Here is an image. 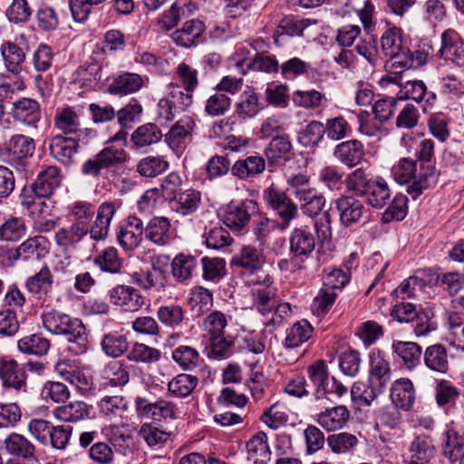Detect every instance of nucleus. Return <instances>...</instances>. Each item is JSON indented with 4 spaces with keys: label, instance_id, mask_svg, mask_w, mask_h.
<instances>
[{
    "label": "nucleus",
    "instance_id": "16",
    "mask_svg": "<svg viewBox=\"0 0 464 464\" xmlns=\"http://www.w3.org/2000/svg\"><path fill=\"white\" fill-rule=\"evenodd\" d=\"M111 302L127 312H136L144 304V297L132 286L118 285L110 292Z\"/></svg>",
    "mask_w": 464,
    "mask_h": 464
},
{
    "label": "nucleus",
    "instance_id": "25",
    "mask_svg": "<svg viewBox=\"0 0 464 464\" xmlns=\"http://www.w3.org/2000/svg\"><path fill=\"white\" fill-rule=\"evenodd\" d=\"M13 118L26 125H34L41 118L40 105L33 99L21 98L13 102Z\"/></svg>",
    "mask_w": 464,
    "mask_h": 464
},
{
    "label": "nucleus",
    "instance_id": "6",
    "mask_svg": "<svg viewBox=\"0 0 464 464\" xmlns=\"http://www.w3.org/2000/svg\"><path fill=\"white\" fill-rule=\"evenodd\" d=\"M265 203L273 209L279 218L281 228H286L292 220L298 216L297 205L275 184L270 185L263 192Z\"/></svg>",
    "mask_w": 464,
    "mask_h": 464
},
{
    "label": "nucleus",
    "instance_id": "2",
    "mask_svg": "<svg viewBox=\"0 0 464 464\" xmlns=\"http://www.w3.org/2000/svg\"><path fill=\"white\" fill-rule=\"evenodd\" d=\"M308 377L314 384V393L316 406H325V402L334 401L346 394L348 389L330 377L327 366L323 360H318L307 368Z\"/></svg>",
    "mask_w": 464,
    "mask_h": 464
},
{
    "label": "nucleus",
    "instance_id": "20",
    "mask_svg": "<svg viewBox=\"0 0 464 464\" xmlns=\"http://www.w3.org/2000/svg\"><path fill=\"white\" fill-rule=\"evenodd\" d=\"M50 243L48 239L43 236H34L27 238L21 243L10 257L14 259L27 260L29 258H41L49 253Z\"/></svg>",
    "mask_w": 464,
    "mask_h": 464
},
{
    "label": "nucleus",
    "instance_id": "29",
    "mask_svg": "<svg viewBox=\"0 0 464 464\" xmlns=\"http://www.w3.org/2000/svg\"><path fill=\"white\" fill-rule=\"evenodd\" d=\"M115 211L116 207L111 202H104L99 207L96 219L89 230V234L92 239L103 240L107 237L109 227Z\"/></svg>",
    "mask_w": 464,
    "mask_h": 464
},
{
    "label": "nucleus",
    "instance_id": "35",
    "mask_svg": "<svg viewBox=\"0 0 464 464\" xmlns=\"http://www.w3.org/2000/svg\"><path fill=\"white\" fill-rule=\"evenodd\" d=\"M4 448L7 454L31 459L34 458V446L24 436L13 432L4 440Z\"/></svg>",
    "mask_w": 464,
    "mask_h": 464
},
{
    "label": "nucleus",
    "instance_id": "49",
    "mask_svg": "<svg viewBox=\"0 0 464 464\" xmlns=\"http://www.w3.org/2000/svg\"><path fill=\"white\" fill-rule=\"evenodd\" d=\"M17 347L23 353L42 356L47 353L50 342L42 334H33L21 338Z\"/></svg>",
    "mask_w": 464,
    "mask_h": 464
},
{
    "label": "nucleus",
    "instance_id": "31",
    "mask_svg": "<svg viewBox=\"0 0 464 464\" xmlns=\"http://www.w3.org/2000/svg\"><path fill=\"white\" fill-rule=\"evenodd\" d=\"M85 326L81 320L68 316V322L63 327V335L68 336V341L72 343L70 350L75 353H84L87 351V337Z\"/></svg>",
    "mask_w": 464,
    "mask_h": 464
},
{
    "label": "nucleus",
    "instance_id": "37",
    "mask_svg": "<svg viewBox=\"0 0 464 464\" xmlns=\"http://www.w3.org/2000/svg\"><path fill=\"white\" fill-rule=\"evenodd\" d=\"M143 83L144 80L140 74L125 72L116 76L108 90L113 94L128 95L140 91Z\"/></svg>",
    "mask_w": 464,
    "mask_h": 464
},
{
    "label": "nucleus",
    "instance_id": "33",
    "mask_svg": "<svg viewBox=\"0 0 464 464\" xmlns=\"http://www.w3.org/2000/svg\"><path fill=\"white\" fill-rule=\"evenodd\" d=\"M53 284V275L50 268L44 265L39 272L26 278L24 286L26 290L42 298L52 291Z\"/></svg>",
    "mask_w": 464,
    "mask_h": 464
},
{
    "label": "nucleus",
    "instance_id": "18",
    "mask_svg": "<svg viewBox=\"0 0 464 464\" xmlns=\"http://www.w3.org/2000/svg\"><path fill=\"white\" fill-rule=\"evenodd\" d=\"M34 140L22 134L13 135L4 145V150L10 162H18L33 156Z\"/></svg>",
    "mask_w": 464,
    "mask_h": 464
},
{
    "label": "nucleus",
    "instance_id": "24",
    "mask_svg": "<svg viewBox=\"0 0 464 464\" xmlns=\"http://www.w3.org/2000/svg\"><path fill=\"white\" fill-rule=\"evenodd\" d=\"M200 203L201 194L193 188L179 192L169 200L170 209L183 217L195 213Z\"/></svg>",
    "mask_w": 464,
    "mask_h": 464
},
{
    "label": "nucleus",
    "instance_id": "5",
    "mask_svg": "<svg viewBox=\"0 0 464 464\" xmlns=\"http://www.w3.org/2000/svg\"><path fill=\"white\" fill-rule=\"evenodd\" d=\"M71 217L72 224L68 228H60L54 236L55 243L67 250L73 247L87 234V207L84 203L77 202L72 207Z\"/></svg>",
    "mask_w": 464,
    "mask_h": 464
},
{
    "label": "nucleus",
    "instance_id": "44",
    "mask_svg": "<svg viewBox=\"0 0 464 464\" xmlns=\"http://www.w3.org/2000/svg\"><path fill=\"white\" fill-rule=\"evenodd\" d=\"M197 267V259L190 255L179 254L171 262L172 276L179 283H187Z\"/></svg>",
    "mask_w": 464,
    "mask_h": 464
},
{
    "label": "nucleus",
    "instance_id": "43",
    "mask_svg": "<svg viewBox=\"0 0 464 464\" xmlns=\"http://www.w3.org/2000/svg\"><path fill=\"white\" fill-rule=\"evenodd\" d=\"M314 328L307 320H300L286 330L285 347L294 349L306 343L313 334Z\"/></svg>",
    "mask_w": 464,
    "mask_h": 464
},
{
    "label": "nucleus",
    "instance_id": "58",
    "mask_svg": "<svg viewBox=\"0 0 464 464\" xmlns=\"http://www.w3.org/2000/svg\"><path fill=\"white\" fill-rule=\"evenodd\" d=\"M87 414V404L82 401H74L67 405L57 407L54 416L63 421H79Z\"/></svg>",
    "mask_w": 464,
    "mask_h": 464
},
{
    "label": "nucleus",
    "instance_id": "3",
    "mask_svg": "<svg viewBox=\"0 0 464 464\" xmlns=\"http://www.w3.org/2000/svg\"><path fill=\"white\" fill-rule=\"evenodd\" d=\"M193 103V92H187L178 83H169L166 97L157 106V119L160 124L173 121L177 115L188 111Z\"/></svg>",
    "mask_w": 464,
    "mask_h": 464
},
{
    "label": "nucleus",
    "instance_id": "55",
    "mask_svg": "<svg viewBox=\"0 0 464 464\" xmlns=\"http://www.w3.org/2000/svg\"><path fill=\"white\" fill-rule=\"evenodd\" d=\"M372 179L365 169L358 168L346 175L344 184L348 191L364 196Z\"/></svg>",
    "mask_w": 464,
    "mask_h": 464
},
{
    "label": "nucleus",
    "instance_id": "4",
    "mask_svg": "<svg viewBox=\"0 0 464 464\" xmlns=\"http://www.w3.org/2000/svg\"><path fill=\"white\" fill-rule=\"evenodd\" d=\"M369 362V382L372 395L371 394L367 397L364 394H361L366 405H370L373 398L382 392L390 382L392 375L389 359L380 350L373 349L371 351Z\"/></svg>",
    "mask_w": 464,
    "mask_h": 464
},
{
    "label": "nucleus",
    "instance_id": "46",
    "mask_svg": "<svg viewBox=\"0 0 464 464\" xmlns=\"http://www.w3.org/2000/svg\"><path fill=\"white\" fill-rule=\"evenodd\" d=\"M0 378L6 387L20 390L25 384L24 370L14 360L2 362Z\"/></svg>",
    "mask_w": 464,
    "mask_h": 464
},
{
    "label": "nucleus",
    "instance_id": "57",
    "mask_svg": "<svg viewBox=\"0 0 464 464\" xmlns=\"http://www.w3.org/2000/svg\"><path fill=\"white\" fill-rule=\"evenodd\" d=\"M233 339L218 335L209 337L208 357L214 360H225L233 354Z\"/></svg>",
    "mask_w": 464,
    "mask_h": 464
},
{
    "label": "nucleus",
    "instance_id": "32",
    "mask_svg": "<svg viewBox=\"0 0 464 464\" xmlns=\"http://www.w3.org/2000/svg\"><path fill=\"white\" fill-rule=\"evenodd\" d=\"M248 459L255 464H266L271 459V450L268 445L267 436L259 431L254 434L246 442Z\"/></svg>",
    "mask_w": 464,
    "mask_h": 464
},
{
    "label": "nucleus",
    "instance_id": "56",
    "mask_svg": "<svg viewBox=\"0 0 464 464\" xmlns=\"http://www.w3.org/2000/svg\"><path fill=\"white\" fill-rule=\"evenodd\" d=\"M291 150L292 143L288 136H276L266 149V156L269 162L276 163L279 160H286Z\"/></svg>",
    "mask_w": 464,
    "mask_h": 464
},
{
    "label": "nucleus",
    "instance_id": "34",
    "mask_svg": "<svg viewBox=\"0 0 464 464\" xmlns=\"http://www.w3.org/2000/svg\"><path fill=\"white\" fill-rule=\"evenodd\" d=\"M264 262L265 258L258 249L246 246L233 256L231 264L253 274L262 267Z\"/></svg>",
    "mask_w": 464,
    "mask_h": 464
},
{
    "label": "nucleus",
    "instance_id": "40",
    "mask_svg": "<svg viewBox=\"0 0 464 464\" xmlns=\"http://www.w3.org/2000/svg\"><path fill=\"white\" fill-rule=\"evenodd\" d=\"M296 198L300 203L303 213L309 217H316L319 215L326 202L324 196L315 188H312L306 191H299Z\"/></svg>",
    "mask_w": 464,
    "mask_h": 464
},
{
    "label": "nucleus",
    "instance_id": "23",
    "mask_svg": "<svg viewBox=\"0 0 464 464\" xmlns=\"http://www.w3.org/2000/svg\"><path fill=\"white\" fill-rule=\"evenodd\" d=\"M335 206L340 221L345 227L357 223L364 211L363 204L352 196L342 195L335 200Z\"/></svg>",
    "mask_w": 464,
    "mask_h": 464
},
{
    "label": "nucleus",
    "instance_id": "28",
    "mask_svg": "<svg viewBox=\"0 0 464 464\" xmlns=\"http://www.w3.org/2000/svg\"><path fill=\"white\" fill-rule=\"evenodd\" d=\"M204 30L205 26L201 21L192 19L185 22L181 28L170 34V37L177 45L188 48L196 44Z\"/></svg>",
    "mask_w": 464,
    "mask_h": 464
},
{
    "label": "nucleus",
    "instance_id": "13",
    "mask_svg": "<svg viewBox=\"0 0 464 464\" xmlns=\"http://www.w3.org/2000/svg\"><path fill=\"white\" fill-rule=\"evenodd\" d=\"M144 231L142 220L130 216L121 223L117 240L125 250H134L141 243Z\"/></svg>",
    "mask_w": 464,
    "mask_h": 464
},
{
    "label": "nucleus",
    "instance_id": "8",
    "mask_svg": "<svg viewBox=\"0 0 464 464\" xmlns=\"http://www.w3.org/2000/svg\"><path fill=\"white\" fill-rule=\"evenodd\" d=\"M258 210V206L253 199H245L238 203L231 202L221 211L223 223L232 230L240 231L249 222L250 218Z\"/></svg>",
    "mask_w": 464,
    "mask_h": 464
},
{
    "label": "nucleus",
    "instance_id": "9",
    "mask_svg": "<svg viewBox=\"0 0 464 464\" xmlns=\"http://www.w3.org/2000/svg\"><path fill=\"white\" fill-rule=\"evenodd\" d=\"M290 254L295 267L303 268V263L309 258L315 248V237L312 230L304 226L295 227L290 234Z\"/></svg>",
    "mask_w": 464,
    "mask_h": 464
},
{
    "label": "nucleus",
    "instance_id": "10",
    "mask_svg": "<svg viewBox=\"0 0 464 464\" xmlns=\"http://www.w3.org/2000/svg\"><path fill=\"white\" fill-rule=\"evenodd\" d=\"M27 50V40L23 34L16 35L14 42L5 41L2 43L0 52L8 71L14 73L20 72Z\"/></svg>",
    "mask_w": 464,
    "mask_h": 464
},
{
    "label": "nucleus",
    "instance_id": "36",
    "mask_svg": "<svg viewBox=\"0 0 464 464\" xmlns=\"http://www.w3.org/2000/svg\"><path fill=\"white\" fill-rule=\"evenodd\" d=\"M146 237L159 246L167 245L171 240L170 222L165 217H155L145 228Z\"/></svg>",
    "mask_w": 464,
    "mask_h": 464
},
{
    "label": "nucleus",
    "instance_id": "41",
    "mask_svg": "<svg viewBox=\"0 0 464 464\" xmlns=\"http://www.w3.org/2000/svg\"><path fill=\"white\" fill-rule=\"evenodd\" d=\"M425 365L431 371L446 373L450 362L446 348L442 344H433L426 348L423 353Z\"/></svg>",
    "mask_w": 464,
    "mask_h": 464
},
{
    "label": "nucleus",
    "instance_id": "51",
    "mask_svg": "<svg viewBox=\"0 0 464 464\" xmlns=\"http://www.w3.org/2000/svg\"><path fill=\"white\" fill-rule=\"evenodd\" d=\"M160 322L167 327L175 329L187 321L185 310L179 304L161 305L157 311Z\"/></svg>",
    "mask_w": 464,
    "mask_h": 464
},
{
    "label": "nucleus",
    "instance_id": "63",
    "mask_svg": "<svg viewBox=\"0 0 464 464\" xmlns=\"http://www.w3.org/2000/svg\"><path fill=\"white\" fill-rule=\"evenodd\" d=\"M351 278V272L349 267L337 268L330 267L324 271V285L326 287L334 289H340L345 286Z\"/></svg>",
    "mask_w": 464,
    "mask_h": 464
},
{
    "label": "nucleus",
    "instance_id": "39",
    "mask_svg": "<svg viewBox=\"0 0 464 464\" xmlns=\"http://www.w3.org/2000/svg\"><path fill=\"white\" fill-rule=\"evenodd\" d=\"M125 160L126 152L123 149L107 147L97 154L95 160H89V174L98 175L102 169Z\"/></svg>",
    "mask_w": 464,
    "mask_h": 464
},
{
    "label": "nucleus",
    "instance_id": "12",
    "mask_svg": "<svg viewBox=\"0 0 464 464\" xmlns=\"http://www.w3.org/2000/svg\"><path fill=\"white\" fill-rule=\"evenodd\" d=\"M440 39V55L464 72V42L459 34L449 29L441 34Z\"/></svg>",
    "mask_w": 464,
    "mask_h": 464
},
{
    "label": "nucleus",
    "instance_id": "27",
    "mask_svg": "<svg viewBox=\"0 0 464 464\" xmlns=\"http://www.w3.org/2000/svg\"><path fill=\"white\" fill-rule=\"evenodd\" d=\"M62 176L57 167L50 166L38 174L34 183V191L38 198H46L60 187Z\"/></svg>",
    "mask_w": 464,
    "mask_h": 464
},
{
    "label": "nucleus",
    "instance_id": "42",
    "mask_svg": "<svg viewBox=\"0 0 464 464\" xmlns=\"http://www.w3.org/2000/svg\"><path fill=\"white\" fill-rule=\"evenodd\" d=\"M364 196L370 206L376 208H383L391 198V190L385 179L376 177L370 182Z\"/></svg>",
    "mask_w": 464,
    "mask_h": 464
},
{
    "label": "nucleus",
    "instance_id": "7",
    "mask_svg": "<svg viewBox=\"0 0 464 464\" xmlns=\"http://www.w3.org/2000/svg\"><path fill=\"white\" fill-rule=\"evenodd\" d=\"M252 307L260 314H269L276 304V289L269 275L258 276L249 283Z\"/></svg>",
    "mask_w": 464,
    "mask_h": 464
},
{
    "label": "nucleus",
    "instance_id": "17",
    "mask_svg": "<svg viewBox=\"0 0 464 464\" xmlns=\"http://www.w3.org/2000/svg\"><path fill=\"white\" fill-rule=\"evenodd\" d=\"M398 100H413L422 105L423 111L431 108L436 101V94L429 92L424 82L420 80L408 81L398 93Z\"/></svg>",
    "mask_w": 464,
    "mask_h": 464
},
{
    "label": "nucleus",
    "instance_id": "47",
    "mask_svg": "<svg viewBox=\"0 0 464 464\" xmlns=\"http://www.w3.org/2000/svg\"><path fill=\"white\" fill-rule=\"evenodd\" d=\"M442 447L443 455L450 464H464L463 445L454 430L446 431Z\"/></svg>",
    "mask_w": 464,
    "mask_h": 464
},
{
    "label": "nucleus",
    "instance_id": "22",
    "mask_svg": "<svg viewBox=\"0 0 464 464\" xmlns=\"http://www.w3.org/2000/svg\"><path fill=\"white\" fill-rule=\"evenodd\" d=\"M265 169L263 157L250 155L236 160L231 166V174L241 180H250L264 172Z\"/></svg>",
    "mask_w": 464,
    "mask_h": 464
},
{
    "label": "nucleus",
    "instance_id": "52",
    "mask_svg": "<svg viewBox=\"0 0 464 464\" xmlns=\"http://www.w3.org/2000/svg\"><path fill=\"white\" fill-rule=\"evenodd\" d=\"M188 304L198 315L202 314L213 305L212 293L203 286H195L190 289Z\"/></svg>",
    "mask_w": 464,
    "mask_h": 464
},
{
    "label": "nucleus",
    "instance_id": "61",
    "mask_svg": "<svg viewBox=\"0 0 464 464\" xmlns=\"http://www.w3.org/2000/svg\"><path fill=\"white\" fill-rule=\"evenodd\" d=\"M175 75L179 82L178 84L187 92H194L198 86V71L186 63H181L177 66Z\"/></svg>",
    "mask_w": 464,
    "mask_h": 464
},
{
    "label": "nucleus",
    "instance_id": "38",
    "mask_svg": "<svg viewBox=\"0 0 464 464\" xmlns=\"http://www.w3.org/2000/svg\"><path fill=\"white\" fill-rule=\"evenodd\" d=\"M49 148L54 159L63 164H69L77 152L78 143L73 139L56 135L51 140Z\"/></svg>",
    "mask_w": 464,
    "mask_h": 464
},
{
    "label": "nucleus",
    "instance_id": "53",
    "mask_svg": "<svg viewBox=\"0 0 464 464\" xmlns=\"http://www.w3.org/2000/svg\"><path fill=\"white\" fill-rule=\"evenodd\" d=\"M169 168V162L162 156H147L142 158L137 164V172L146 178H154Z\"/></svg>",
    "mask_w": 464,
    "mask_h": 464
},
{
    "label": "nucleus",
    "instance_id": "26",
    "mask_svg": "<svg viewBox=\"0 0 464 464\" xmlns=\"http://www.w3.org/2000/svg\"><path fill=\"white\" fill-rule=\"evenodd\" d=\"M410 464H427L435 459L437 450L428 436H417L411 443L410 449Z\"/></svg>",
    "mask_w": 464,
    "mask_h": 464
},
{
    "label": "nucleus",
    "instance_id": "60",
    "mask_svg": "<svg viewBox=\"0 0 464 464\" xmlns=\"http://www.w3.org/2000/svg\"><path fill=\"white\" fill-rule=\"evenodd\" d=\"M203 278L207 281L218 283L226 275V262L218 257L205 256L201 260Z\"/></svg>",
    "mask_w": 464,
    "mask_h": 464
},
{
    "label": "nucleus",
    "instance_id": "45",
    "mask_svg": "<svg viewBox=\"0 0 464 464\" xmlns=\"http://www.w3.org/2000/svg\"><path fill=\"white\" fill-rule=\"evenodd\" d=\"M392 350L408 369H413L420 362L422 351L416 343L395 341L392 343Z\"/></svg>",
    "mask_w": 464,
    "mask_h": 464
},
{
    "label": "nucleus",
    "instance_id": "15",
    "mask_svg": "<svg viewBox=\"0 0 464 464\" xmlns=\"http://www.w3.org/2000/svg\"><path fill=\"white\" fill-rule=\"evenodd\" d=\"M381 46L383 53L391 58L392 67L399 65L400 60L409 53L404 44L402 30L393 26L387 29L381 37Z\"/></svg>",
    "mask_w": 464,
    "mask_h": 464
},
{
    "label": "nucleus",
    "instance_id": "30",
    "mask_svg": "<svg viewBox=\"0 0 464 464\" xmlns=\"http://www.w3.org/2000/svg\"><path fill=\"white\" fill-rule=\"evenodd\" d=\"M85 326L81 320L68 316V322L63 327V335L68 336V341L72 343L70 350L75 353H84L87 351V337Z\"/></svg>",
    "mask_w": 464,
    "mask_h": 464
},
{
    "label": "nucleus",
    "instance_id": "21",
    "mask_svg": "<svg viewBox=\"0 0 464 464\" xmlns=\"http://www.w3.org/2000/svg\"><path fill=\"white\" fill-rule=\"evenodd\" d=\"M334 157L343 165L353 168L361 163L364 157V147L357 140H350L339 143L334 150Z\"/></svg>",
    "mask_w": 464,
    "mask_h": 464
},
{
    "label": "nucleus",
    "instance_id": "62",
    "mask_svg": "<svg viewBox=\"0 0 464 464\" xmlns=\"http://www.w3.org/2000/svg\"><path fill=\"white\" fill-rule=\"evenodd\" d=\"M41 398L45 401L60 403L65 401L70 392L68 387L60 382H47L41 390Z\"/></svg>",
    "mask_w": 464,
    "mask_h": 464
},
{
    "label": "nucleus",
    "instance_id": "19",
    "mask_svg": "<svg viewBox=\"0 0 464 464\" xmlns=\"http://www.w3.org/2000/svg\"><path fill=\"white\" fill-rule=\"evenodd\" d=\"M390 397L397 409L411 410L416 398V391L412 382L408 378H401L393 382Z\"/></svg>",
    "mask_w": 464,
    "mask_h": 464
},
{
    "label": "nucleus",
    "instance_id": "1",
    "mask_svg": "<svg viewBox=\"0 0 464 464\" xmlns=\"http://www.w3.org/2000/svg\"><path fill=\"white\" fill-rule=\"evenodd\" d=\"M392 173L397 182L407 184L408 194L416 199L425 189L434 185L437 177L431 166L420 165L418 172V163L411 159H401L397 165L392 168Z\"/></svg>",
    "mask_w": 464,
    "mask_h": 464
},
{
    "label": "nucleus",
    "instance_id": "50",
    "mask_svg": "<svg viewBox=\"0 0 464 464\" xmlns=\"http://www.w3.org/2000/svg\"><path fill=\"white\" fill-rule=\"evenodd\" d=\"M161 130L156 124L147 123L138 127L131 135V141L137 149H142L159 142Z\"/></svg>",
    "mask_w": 464,
    "mask_h": 464
},
{
    "label": "nucleus",
    "instance_id": "54",
    "mask_svg": "<svg viewBox=\"0 0 464 464\" xmlns=\"http://www.w3.org/2000/svg\"><path fill=\"white\" fill-rule=\"evenodd\" d=\"M198 383V379L196 376L181 373L169 382L168 390L175 397L185 398L191 394Z\"/></svg>",
    "mask_w": 464,
    "mask_h": 464
},
{
    "label": "nucleus",
    "instance_id": "14",
    "mask_svg": "<svg viewBox=\"0 0 464 464\" xmlns=\"http://www.w3.org/2000/svg\"><path fill=\"white\" fill-rule=\"evenodd\" d=\"M195 122L189 116L178 121L165 136V141L177 154H180L191 141Z\"/></svg>",
    "mask_w": 464,
    "mask_h": 464
},
{
    "label": "nucleus",
    "instance_id": "48",
    "mask_svg": "<svg viewBox=\"0 0 464 464\" xmlns=\"http://www.w3.org/2000/svg\"><path fill=\"white\" fill-rule=\"evenodd\" d=\"M262 108L256 92L248 88L241 93L239 102L236 105V112L242 119H248L258 114Z\"/></svg>",
    "mask_w": 464,
    "mask_h": 464
},
{
    "label": "nucleus",
    "instance_id": "64",
    "mask_svg": "<svg viewBox=\"0 0 464 464\" xmlns=\"http://www.w3.org/2000/svg\"><path fill=\"white\" fill-rule=\"evenodd\" d=\"M324 99V94L320 92L311 90H296L292 94V100L295 106L305 109L318 108Z\"/></svg>",
    "mask_w": 464,
    "mask_h": 464
},
{
    "label": "nucleus",
    "instance_id": "11",
    "mask_svg": "<svg viewBox=\"0 0 464 464\" xmlns=\"http://www.w3.org/2000/svg\"><path fill=\"white\" fill-rule=\"evenodd\" d=\"M334 401L325 402V406H317L322 411L316 416L317 423L328 431L341 430L348 423L351 413L346 406H330Z\"/></svg>",
    "mask_w": 464,
    "mask_h": 464
},
{
    "label": "nucleus",
    "instance_id": "59",
    "mask_svg": "<svg viewBox=\"0 0 464 464\" xmlns=\"http://www.w3.org/2000/svg\"><path fill=\"white\" fill-rule=\"evenodd\" d=\"M26 232L23 218L11 217L0 226V240L17 241Z\"/></svg>",
    "mask_w": 464,
    "mask_h": 464
}]
</instances>
